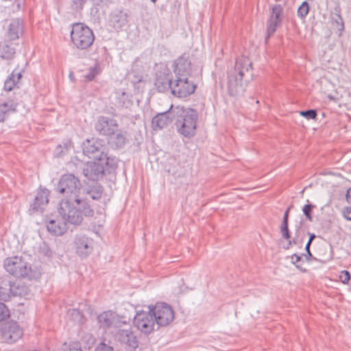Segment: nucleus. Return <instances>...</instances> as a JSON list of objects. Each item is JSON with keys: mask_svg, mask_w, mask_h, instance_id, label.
<instances>
[{"mask_svg": "<svg viewBox=\"0 0 351 351\" xmlns=\"http://www.w3.org/2000/svg\"><path fill=\"white\" fill-rule=\"evenodd\" d=\"M57 190L64 197L59 203L58 213L71 224H80L84 215H93L94 211L87 204V197H84L83 188L77 177L71 173L62 176Z\"/></svg>", "mask_w": 351, "mask_h": 351, "instance_id": "f257e3e1", "label": "nucleus"}, {"mask_svg": "<svg viewBox=\"0 0 351 351\" xmlns=\"http://www.w3.org/2000/svg\"><path fill=\"white\" fill-rule=\"evenodd\" d=\"M175 124L178 133L191 138L195 134L198 113L190 108L176 106L173 109Z\"/></svg>", "mask_w": 351, "mask_h": 351, "instance_id": "f03ea898", "label": "nucleus"}, {"mask_svg": "<svg viewBox=\"0 0 351 351\" xmlns=\"http://www.w3.org/2000/svg\"><path fill=\"white\" fill-rule=\"evenodd\" d=\"M251 68L252 62L247 57H241L236 60L234 68L228 75V90L230 95L236 96L243 92L242 82Z\"/></svg>", "mask_w": 351, "mask_h": 351, "instance_id": "7ed1b4c3", "label": "nucleus"}, {"mask_svg": "<svg viewBox=\"0 0 351 351\" xmlns=\"http://www.w3.org/2000/svg\"><path fill=\"white\" fill-rule=\"evenodd\" d=\"M5 270L16 278L36 279L40 277V272L33 270L28 263L22 257L13 256L7 258L4 261Z\"/></svg>", "mask_w": 351, "mask_h": 351, "instance_id": "20e7f679", "label": "nucleus"}, {"mask_svg": "<svg viewBox=\"0 0 351 351\" xmlns=\"http://www.w3.org/2000/svg\"><path fill=\"white\" fill-rule=\"evenodd\" d=\"M117 162L114 159L104 161L94 160L86 162L82 169L84 177L89 180L97 181L101 179L106 171L109 173L116 169Z\"/></svg>", "mask_w": 351, "mask_h": 351, "instance_id": "39448f33", "label": "nucleus"}, {"mask_svg": "<svg viewBox=\"0 0 351 351\" xmlns=\"http://www.w3.org/2000/svg\"><path fill=\"white\" fill-rule=\"evenodd\" d=\"M72 43L78 49L84 50L90 47L94 40L95 36L90 28L83 23H74L71 31Z\"/></svg>", "mask_w": 351, "mask_h": 351, "instance_id": "423d86ee", "label": "nucleus"}, {"mask_svg": "<svg viewBox=\"0 0 351 351\" xmlns=\"http://www.w3.org/2000/svg\"><path fill=\"white\" fill-rule=\"evenodd\" d=\"M148 309L147 311H138L133 319L134 326L141 332L146 335L151 333L154 330L156 325L150 306H148Z\"/></svg>", "mask_w": 351, "mask_h": 351, "instance_id": "0eeeda50", "label": "nucleus"}, {"mask_svg": "<svg viewBox=\"0 0 351 351\" xmlns=\"http://www.w3.org/2000/svg\"><path fill=\"white\" fill-rule=\"evenodd\" d=\"M155 322L158 326H167L174 319V312L172 308L165 303H157L155 306L151 307Z\"/></svg>", "mask_w": 351, "mask_h": 351, "instance_id": "6e6552de", "label": "nucleus"}, {"mask_svg": "<svg viewBox=\"0 0 351 351\" xmlns=\"http://www.w3.org/2000/svg\"><path fill=\"white\" fill-rule=\"evenodd\" d=\"M171 93L180 98L186 97L194 93L196 86L189 81L188 77L175 75L171 84Z\"/></svg>", "mask_w": 351, "mask_h": 351, "instance_id": "1a4fd4ad", "label": "nucleus"}, {"mask_svg": "<svg viewBox=\"0 0 351 351\" xmlns=\"http://www.w3.org/2000/svg\"><path fill=\"white\" fill-rule=\"evenodd\" d=\"M104 149L101 143L93 138L88 139L83 143L84 154L95 160L104 161L105 160L111 159L107 156V154L104 152Z\"/></svg>", "mask_w": 351, "mask_h": 351, "instance_id": "9d476101", "label": "nucleus"}, {"mask_svg": "<svg viewBox=\"0 0 351 351\" xmlns=\"http://www.w3.org/2000/svg\"><path fill=\"white\" fill-rule=\"evenodd\" d=\"M1 340L7 343H14L23 336V330L14 321L7 322L1 328Z\"/></svg>", "mask_w": 351, "mask_h": 351, "instance_id": "9b49d317", "label": "nucleus"}, {"mask_svg": "<svg viewBox=\"0 0 351 351\" xmlns=\"http://www.w3.org/2000/svg\"><path fill=\"white\" fill-rule=\"evenodd\" d=\"M284 19L283 8L279 4H275L271 9L269 17L267 22L266 42L279 27Z\"/></svg>", "mask_w": 351, "mask_h": 351, "instance_id": "f8f14e48", "label": "nucleus"}, {"mask_svg": "<svg viewBox=\"0 0 351 351\" xmlns=\"http://www.w3.org/2000/svg\"><path fill=\"white\" fill-rule=\"evenodd\" d=\"M119 128L118 121L114 117L99 116L95 123L94 128L100 135L108 136Z\"/></svg>", "mask_w": 351, "mask_h": 351, "instance_id": "ddd939ff", "label": "nucleus"}, {"mask_svg": "<svg viewBox=\"0 0 351 351\" xmlns=\"http://www.w3.org/2000/svg\"><path fill=\"white\" fill-rule=\"evenodd\" d=\"M115 339L121 344L131 350H135L138 346V340L131 328L119 329L115 334Z\"/></svg>", "mask_w": 351, "mask_h": 351, "instance_id": "4468645a", "label": "nucleus"}, {"mask_svg": "<svg viewBox=\"0 0 351 351\" xmlns=\"http://www.w3.org/2000/svg\"><path fill=\"white\" fill-rule=\"evenodd\" d=\"M97 322L99 327L107 329L110 327L119 328L125 324V321H121L117 314L111 311H104L97 316Z\"/></svg>", "mask_w": 351, "mask_h": 351, "instance_id": "2eb2a0df", "label": "nucleus"}, {"mask_svg": "<svg viewBox=\"0 0 351 351\" xmlns=\"http://www.w3.org/2000/svg\"><path fill=\"white\" fill-rule=\"evenodd\" d=\"M128 13L123 10H114L109 15V26L116 32L121 31L128 23Z\"/></svg>", "mask_w": 351, "mask_h": 351, "instance_id": "dca6fc26", "label": "nucleus"}, {"mask_svg": "<svg viewBox=\"0 0 351 351\" xmlns=\"http://www.w3.org/2000/svg\"><path fill=\"white\" fill-rule=\"evenodd\" d=\"M23 21L19 18L9 21L4 39L15 41L19 40L23 33Z\"/></svg>", "mask_w": 351, "mask_h": 351, "instance_id": "f3484780", "label": "nucleus"}, {"mask_svg": "<svg viewBox=\"0 0 351 351\" xmlns=\"http://www.w3.org/2000/svg\"><path fill=\"white\" fill-rule=\"evenodd\" d=\"M173 78L168 71H158L156 74L154 84L158 90L161 93L171 91Z\"/></svg>", "mask_w": 351, "mask_h": 351, "instance_id": "a211bd4d", "label": "nucleus"}, {"mask_svg": "<svg viewBox=\"0 0 351 351\" xmlns=\"http://www.w3.org/2000/svg\"><path fill=\"white\" fill-rule=\"evenodd\" d=\"M19 48V43L15 41L4 39L0 43V58L6 60L14 59Z\"/></svg>", "mask_w": 351, "mask_h": 351, "instance_id": "6ab92c4d", "label": "nucleus"}, {"mask_svg": "<svg viewBox=\"0 0 351 351\" xmlns=\"http://www.w3.org/2000/svg\"><path fill=\"white\" fill-rule=\"evenodd\" d=\"M61 219H50L46 223L47 230L57 236L63 234L68 229L67 223H71L67 219L61 215Z\"/></svg>", "mask_w": 351, "mask_h": 351, "instance_id": "aec40b11", "label": "nucleus"}, {"mask_svg": "<svg viewBox=\"0 0 351 351\" xmlns=\"http://www.w3.org/2000/svg\"><path fill=\"white\" fill-rule=\"evenodd\" d=\"M173 109V108L171 107L170 110L158 113L152 119V123L154 130L162 129L174 120Z\"/></svg>", "mask_w": 351, "mask_h": 351, "instance_id": "412c9836", "label": "nucleus"}, {"mask_svg": "<svg viewBox=\"0 0 351 351\" xmlns=\"http://www.w3.org/2000/svg\"><path fill=\"white\" fill-rule=\"evenodd\" d=\"M77 253L80 256H87L93 250V241L86 236H78L75 238Z\"/></svg>", "mask_w": 351, "mask_h": 351, "instance_id": "4be33fe9", "label": "nucleus"}, {"mask_svg": "<svg viewBox=\"0 0 351 351\" xmlns=\"http://www.w3.org/2000/svg\"><path fill=\"white\" fill-rule=\"evenodd\" d=\"M126 142V132L119 129V128L113 132V134H110L108 136V143L114 149L123 148L125 145Z\"/></svg>", "mask_w": 351, "mask_h": 351, "instance_id": "5701e85b", "label": "nucleus"}, {"mask_svg": "<svg viewBox=\"0 0 351 351\" xmlns=\"http://www.w3.org/2000/svg\"><path fill=\"white\" fill-rule=\"evenodd\" d=\"M191 61L189 56L183 54L175 61L174 73L175 75H182L188 77L191 71Z\"/></svg>", "mask_w": 351, "mask_h": 351, "instance_id": "b1692460", "label": "nucleus"}, {"mask_svg": "<svg viewBox=\"0 0 351 351\" xmlns=\"http://www.w3.org/2000/svg\"><path fill=\"white\" fill-rule=\"evenodd\" d=\"M49 191L46 189H40L36 193L33 203L30 205V210L42 212L44 207L48 204Z\"/></svg>", "mask_w": 351, "mask_h": 351, "instance_id": "393cba45", "label": "nucleus"}, {"mask_svg": "<svg viewBox=\"0 0 351 351\" xmlns=\"http://www.w3.org/2000/svg\"><path fill=\"white\" fill-rule=\"evenodd\" d=\"M17 102L13 99L0 102V123L4 122L11 113L16 111Z\"/></svg>", "mask_w": 351, "mask_h": 351, "instance_id": "a878e982", "label": "nucleus"}, {"mask_svg": "<svg viewBox=\"0 0 351 351\" xmlns=\"http://www.w3.org/2000/svg\"><path fill=\"white\" fill-rule=\"evenodd\" d=\"M12 296L27 297L29 295L30 290L24 282L16 281L12 282Z\"/></svg>", "mask_w": 351, "mask_h": 351, "instance_id": "bb28decb", "label": "nucleus"}, {"mask_svg": "<svg viewBox=\"0 0 351 351\" xmlns=\"http://www.w3.org/2000/svg\"><path fill=\"white\" fill-rule=\"evenodd\" d=\"M12 282L8 278H4L0 285V300L8 301L12 296Z\"/></svg>", "mask_w": 351, "mask_h": 351, "instance_id": "cd10ccee", "label": "nucleus"}, {"mask_svg": "<svg viewBox=\"0 0 351 351\" xmlns=\"http://www.w3.org/2000/svg\"><path fill=\"white\" fill-rule=\"evenodd\" d=\"M104 189L101 185H97L91 187L89 190H84L83 189L84 197H87V201L89 198L98 200L101 197Z\"/></svg>", "mask_w": 351, "mask_h": 351, "instance_id": "c85d7f7f", "label": "nucleus"}, {"mask_svg": "<svg viewBox=\"0 0 351 351\" xmlns=\"http://www.w3.org/2000/svg\"><path fill=\"white\" fill-rule=\"evenodd\" d=\"M114 105L118 108H128L132 102L128 99V95L124 92L115 93Z\"/></svg>", "mask_w": 351, "mask_h": 351, "instance_id": "c756f323", "label": "nucleus"}, {"mask_svg": "<svg viewBox=\"0 0 351 351\" xmlns=\"http://www.w3.org/2000/svg\"><path fill=\"white\" fill-rule=\"evenodd\" d=\"M335 10L336 12L335 16L332 19L333 23H335L337 25V28L340 32L343 31L344 29V24L343 21V19L340 15V8L339 6H337L335 8Z\"/></svg>", "mask_w": 351, "mask_h": 351, "instance_id": "7c9ffc66", "label": "nucleus"}, {"mask_svg": "<svg viewBox=\"0 0 351 351\" xmlns=\"http://www.w3.org/2000/svg\"><path fill=\"white\" fill-rule=\"evenodd\" d=\"M60 351H82L79 342H72L67 345L66 343L62 345Z\"/></svg>", "mask_w": 351, "mask_h": 351, "instance_id": "2f4dec72", "label": "nucleus"}, {"mask_svg": "<svg viewBox=\"0 0 351 351\" xmlns=\"http://www.w3.org/2000/svg\"><path fill=\"white\" fill-rule=\"evenodd\" d=\"M303 257H304V254H301L300 255L294 254L291 256V259L292 263L294 264L298 269L302 271H306V269H304L300 264V262L302 261Z\"/></svg>", "mask_w": 351, "mask_h": 351, "instance_id": "473e14b6", "label": "nucleus"}, {"mask_svg": "<svg viewBox=\"0 0 351 351\" xmlns=\"http://www.w3.org/2000/svg\"><path fill=\"white\" fill-rule=\"evenodd\" d=\"M280 229L282 236L285 239L287 240L291 238V233L289 230V221L282 220Z\"/></svg>", "mask_w": 351, "mask_h": 351, "instance_id": "72a5a7b5", "label": "nucleus"}, {"mask_svg": "<svg viewBox=\"0 0 351 351\" xmlns=\"http://www.w3.org/2000/svg\"><path fill=\"white\" fill-rule=\"evenodd\" d=\"M309 12V5L306 1H304L298 9V16L300 19H304Z\"/></svg>", "mask_w": 351, "mask_h": 351, "instance_id": "f704fd0d", "label": "nucleus"}, {"mask_svg": "<svg viewBox=\"0 0 351 351\" xmlns=\"http://www.w3.org/2000/svg\"><path fill=\"white\" fill-rule=\"evenodd\" d=\"M17 84V81L14 79V75H10L4 83V89L10 91Z\"/></svg>", "mask_w": 351, "mask_h": 351, "instance_id": "c9c22d12", "label": "nucleus"}, {"mask_svg": "<svg viewBox=\"0 0 351 351\" xmlns=\"http://www.w3.org/2000/svg\"><path fill=\"white\" fill-rule=\"evenodd\" d=\"M300 114L307 119H315L317 115V110L314 109H310L307 110H303L300 112Z\"/></svg>", "mask_w": 351, "mask_h": 351, "instance_id": "e433bc0d", "label": "nucleus"}, {"mask_svg": "<svg viewBox=\"0 0 351 351\" xmlns=\"http://www.w3.org/2000/svg\"><path fill=\"white\" fill-rule=\"evenodd\" d=\"M313 208H315L314 205H313L311 204H308L304 205L302 208L304 215H305L306 218L310 221H311L313 219L312 216H311V213H312Z\"/></svg>", "mask_w": 351, "mask_h": 351, "instance_id": "4c0bfd02", "label": "nucleus"}, {"mask_svg": "<svg viewBox=\"0 0 351 351\" xmlns=\"http://www.w3.org/2000/svg\"><path fill=\"white\" fill-rule=\"evenodd\" d=\"M99 73V70L97 66L90 67L88 70V72L86 75H84V78L87 81L93 80L95 77Z\"/></svg>", "mask_w": 351, "mask_h": 351, "instance_id": "58836bf2", "label": "nucleus"}, {"mask_svg": "<svg viewBox=\"0 0 351 351\" xmlns=\"http://www.w3.org/2000/svg\"><path fill=\"white\" fill-rule=\"evenodd\" d=\"M10 315L9 309L2 302H0V322L4 320Z\"/></svg>", "mask_w": 351, "mask_h": 351, "instance_id": "ea45409f", "label": "nucleus"}, {"mask_svg": "<svg viewBox=\"0 0 351 351\" xmlns=\"http://www.w3.org/2000/svg\"><path fill=\"white\" fill-rule=\"evenodd\" d=\"M86 0H71V7L73 10L79 11L83 9Z\"/></svg>", "mask_w": 351, "mask_h": 351, "instance_id": "a19ab883", "label": "nucleus"}, {"mask_svg": "<svg viewBox=\"0 0 351 351\" xmlns=\"http://www.w3.org/2000/svg\"><path fill=\"white\" fill-rule=\"evenodd\" d=\"M95 351H114V348L104 342H101L97 346Z\"/></svg>", "mask_w": 351, "mask_h": 351, "instance_id": "79ce46f5", "label": "nucleus"}, {"mask_svg": "<svg viewBox=\"0 0 351 351\" xmlns=\"http://www.w3.org/2000/svg\"><path fill=\"white\" fill-rule=\"evenodd\" d=\"M339 279L343 284H347L350 280V274L346 271L343 270L340 273Z\"/></svg>", "mask_w": 351, "mask_h": 351, "instance_id": "37998d69", "label": "nucleus"}, {"mask_svg": "<svg viewBox=\"0 0 351 351\" xmlns=\"http://www.w3.org/2000/svg\"><path fill=\"white\" fill-rule=\"evenodd\" d=\"M311 245V244H310V243H306V246H305V250L306 252V254H304V258L306 259V261H310L311 258L316 259L315 258H314L313 256V254L311 252V250H310Z\"/></svg>", "mask_w": 351, "mask_h": 351, "instance_id": "c03bdc74", "label": "nucleus"}, {"mask_svg": "<svg viewBox=\"0 0 351 351\" xmlns=\"http://www.w3.org/2000/svg\"><path fill=\"white\" fill-rule=\"evenodd\" d=\"M342 215L347 220L351 221V207H346L342 210Z\"/></svg>", "mask_w": 351, "mask_h": 351, "instance_id": "a18cd8bd", "label": "nucleus"}, {"mask_svg": "<svg viewBox=\"0 0 351 351\" xmlns=\"http://www.w3.org/2000/svg\"><path fill=\"white\" fill-rule=\"evenodd\" d=\"M10 75H14V79H16L17 83H19L22 76L21 71H19L17 69H15Z\"/></svg>", "mask_w": 351, "mask_h": 351, "instance_id": "49530a36", "label": "nucleus"}, {"mask_svg": "<svg viewBox=\"0 0 351 351\" xmlns=\"http://www.w3.org/2000/svg\"><path fill=\"white\" fill-rule=\"evenodd\" d=\"M71 316L73 318L81 319L82 318V315L80 311L77 309H73L71 311Z\"/></svg>", "mask_w": 351, "mask_h": 351, "instance_id": "de8ad7c7", "label": "nucleus"}, {"mask_svg": "<svg viewBox=\"0 0 351 351\" xmlns=\"http://www.w3.org/2000/svg\"><path fill=\"white\" fill-rule=\"evenodd\" d=\"M292 208V206H290L287 208V209L286 210V211L284 213V215H283V218H282V220H286V221H289V211L291 210V208Z\"/></svg>", "mask_w": 351, "mask_h": 351, "instance_id": "09e8293b", "label": "nucleus"}, {"mask_svg": "<svg viewBox=\"0 0 351 351\" xmlns=\"http://www.w3.org/2000/svg\"><path fill=\"white\" fill-rule=\"evenodd\" d=\"M288 240H289V243H288V247H287V249H289V247L292 245H297L298 243V239L295 237H294L293 239H289Z\"/></svg>", "mask_w": 351, "mask_h": 351, "instance_id": "8fccbe9b", "label": "nucleus"}, {"mask_svg": "<svg viewBox=\"0 0 351 351\" xmlns=\"http://www.w3.org/2000/svg\"><path fill=\"white\" fill-rule=\"evenodd\" d=\"M346 197L348 203L351 204V188L347 191Z\"/></svg>", "mask_w": 351, "mask_h": 351, "instance_id": "3c124183", "label": "nucleus"}, {"mask_svg": "<svg viewBox=\"0 0 351 351\" xmlns=\"http://www.w3.org/2000/svg\"><path fill=\"white\" fill-rule=\"evenodd\" d=\"M95 5H99L104 3H106L108 1V0H90Z\"/></svg>", "mask_w": 351, "mask_h": 351, "instance_id": "603ef678", "label": "nucleus"}, {"mask_svg": "<svg viewBox=\"0 0 351 351\" xmlns=\"http://www.w3.org/2000/svg\"><path fill=\"white\" fill-rule=\"evenodd\" d=\"M308 234L309 235V239H308L307 243L311 244L313 241L315 239L316 236L315 234L310 233V232H308Z\"/></svg>", "mask_w": 351, "mask_h": 351, "instance_id": "864d4df0", "label": "nucleus"}, {"mask_svg": "<svg viewBox=\"0 0 351 351\" xmlns=\"http://www.w3.org/2000/svg\"><path fill=\"white\" fill-rule=\"evenodd\" d=\"M56 153L58 155H61L64 153V151L62 149V145H59L56 148Z\"/></svg>", "mask_w": 351, "mask_h": 351, "instance_id": "5fc2aeb1", "label": "nucleus"}, {"mask_svg": "<svg viewBox=\"0 0 351 351\" xmlns=\"http://www.w3.org/2000/svg\"><path fill=\"white\" fill-rule=\"evenodd\" d=\"M71 146V141H67L64 144V147L66 150L69 149V147Z\"/></svg>", "mask_w": 351, "mask_h": 351, "instance_id": "6e6d98bb", "label": "nucleus"}, {"mask_svg": "<svg viewBox=\"0 0 351 351\" xmlns=\"http://www.w3.org/2000/svg\"><path fill=\"white\" fill-rule=\"evenodd\" d=\"M69 77H70V79H71V80H73L74 75H73V73H69Z\"/></svg>", "mask_w": 351, "mask_h": 351, "instance_id": "4d7b16f0", "label": "nucleus"}, {"mask_svg": "<svg viewBox=\"0 0 351 351\" xmlns=\"http://www.w3.org/2000/svg\"><path fill=\"white\" fill-rule=\"evenodd\" d=\"M299 228H300V226L298 228V229H297V230H296V233H295V234H297V233H298V232L299 231Z\"/></svg>", "mask_w": 351, "mask_h": 351, "instance_id": "13d9d810", "label": "nucleus"}, {"mask_svg": "<svg viewBox=\"0 0 351 351\" xmlns=\"http://www.w3.org/2000/svg\"><path fill=\"white\" fill-rule=\"evenodd\" d=\"M152 2L155 3L156 0H151Z\"/></svg>", "mask_w": 351, "mask_h": 351, "instance_id": "bf43d9fd", "label": "nucleus"}, {"mask_svg": "<svg viewBox=\"0 0 351 351\" xmlns=\"http://www.w3.org/2000/svg\"><path fill=\"white\" fill-rule=\"evenodd\" d=\"M350 216H351V214H350Z\"/></svg>", "mask_w": 351, "mask_h": 351, "instance_id": "052dcab7", "label": "nucleus"}]
</instances>
